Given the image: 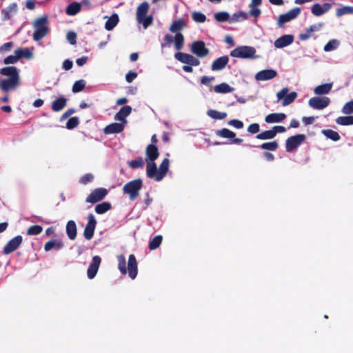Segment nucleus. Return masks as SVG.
<instances>
[{
  "label": "nucleus",
  "instance_id": "1",
  "mask_svg": "<svg viewBox=\"0 0 353 353\" xmlns=\"http://www.w3.org/2000/svg\"><path fill=\"white\" fill-rule=\"evenodd\" d=\"M0 74L8 77L0 80V88L5 92L14 90L20 84L19 70L15 66H8L0 69Z\"/></svg>",
  "mask_w": 353,
  "mask_h": 353
},
{
  "label": "nucleus",
  "instance_id": "2",
  "mask_svg": "<svg viewBox=\"0 0 353 353\" xmlns=\"http://www.w3.org/2000/svg\"><path fill=\"white\" fill-rule=\"evenodd\" d=\"M118 268L121 274L128 272L129 276L134 279L137 275V262L134 254H130L128 259V268H126L125 257L123 254L117 256Z\"/></svg>",
  "mask_w": 353,
  "mask_h": 353
},
{
  "label": "nucleus",
  "instance_id": "3",
  "mask_svg": "<svg viewBox=\"0 0 353 353\" xmlns=\"http://www.w3.org/2000/svg\"><path fill=\"white\" fill-rule=\"evenodd\" d=\"M33 28L34 32L32 37L34 41H38L45 37L49 31V28L48 27V17L44 16L37 19L34 21Z\"/></svg>",
  "mask_w": 353,
  "mask_h": 353
},
{
  "label": "nucleus",
  "instance_id": "4",
  "mask_svg": "<svg viewBox=\"0 0 353 353\" xmlns=\"http://www.w3.org/2000/svg\"><path fill=\"white\" fill-rule=\"evenodd\" d=\"M149 10V4L148 2L141 3L137 9L136 18L139 23L143 25V28L146 29L152 23L153 18L152 16H148L147 14Z\"/></svg>",
  "mask_w": 353,
  "mask_h": 353
},
{
  "label": "nucleus",
  "instance_id": "5",
  "mask_svg": "<svg viewBox=\"0 0 353 353\" xmlns=\"http://www.w3.org/2000/svg\"><path fill=\"white\" fill-rule=\"evenodd\" d=\"M145 153H146L145 161L147 163L146 174H147V176H151L152 174V172L155 170L154 161L159 157L158 149L156 145H154L153 144H150L146 148Z\"/></svg>",
  "mask_w": 353,
  "mask_h": 353
},
{
  "label": "nucleus",
  "instance_id": "6",
  "mask_svg": "<svg viewBox=\"0 0 353 353\" xmlns=\"http://www.w3.org/2000/svg\"><path fill=\"white\" fill-rule=\"evenodd\" d=\"M143 185L141 179H135L127 183L123 188L125 194L129 195L130 200L133 201L137 198Z\"/></svg>",
  "mask_w": 353,
  "mask_h": 353
},
{
  "label": "nucleus",
  "instance_id": "7",
  "mask_svg": "<svg viewBox=\"0 0 353 353\" xmlns=\"http://www.w3.org/2000/svg\"><path fill=\"white\" fill-rule=\"evenodd\" d=\"M255 53L256 50L254 47L242 46L232 50L230 56L241 59H254L257 57Z\"/></svg>",
  "mask_w": 353,
  "mask_h": 353
},
{
  "label": "nucleus",
  "instance_id": "8",
  "mask_svg": "<svg viewBox=\"0 0 353 353\" xmlns=\"http://www.w3.org/2000/svg\"><path fill=\"white\" fill-rule=\"evenodd\" d=\"M276 97L278 101H282L283 106H286L291 104L296 99L297 93L296 92H289V88H283L276 93Z\"/></svg>",
  "mask_w": 353,
  "mask_h": 353
},
{
  "label": "nucleus",
  "instance_id": "9",
  "mask_svg": "<svg viewBox=\"0 0 353 353\" xmlns=\"http://www.w3.org/2000/svg\"><path fill=\"white\" fill-rule=\"evenodd\" d=\"M190 51L199 58H205L210 53V50L206 48L205 43L202 41L192 42L190 46Z\"/></svg>",
  "mask_w": 353,
  "mask_h": 353
},
{
  "label": "nucleus",
  "instance_id": "10",
  "mask_svg": "<svg viewBox=\"0 0 353 353\" xmlns=\"http://www.w3.org/2000/svg\"><path fill=\"white\" fill-rule=\"evenodd\" d=\"M169 159L165 158L162 161L159 168H157L155 165V170L152 172L151 176H148L149 178H154L156 181H160L165 176L169 168Z\"/></svg>",
  "mask_w": 353,
  "mask_h": 353
},
{
  "label": "nucleus",
  "instance_id": "11",
  "mask_svg": "<svg viewBox=\"0 0 353 353\" xmlns=\"http://www.w3.org/2000/svg\"><path fill=\"white\" fill-rule=\"evenodd\" d=\"M174 58L179 61L190 65L198 66L200 64V61L197 58L187 53L176 52L174 54Z\"/></svg>",
  "mask_w": 353,
  "mask_h": 353
},
{
  "label": "nucleus",
  "instance_id": "12",
  "mask_svg": "<svg viewBox=\"0 0 353 353\" xmlns=\"http://www.w3.org/2000/svg\"><path fill=\"white\" fill-rule=\"evenodd\" d=\"M330 102V100L327 97H314L311 98L309 101V105L316 110H322L326 108Z\"/></svg>",
  "mask_w": 353,
  "mask_h": 353
},
{
  "label": "nucleus",
  "instance_id": "13",
  "mask_svg": "<svg viewBox=\"0 0 353 353\" xmlns=\"http://www.w3.org/2000/svg\"><path fill=\"white\" fill-rule=\"evenodd\" d=\"M301 13V8H294L285 14H281L277 20L279 26L282 27L284 23L295 19Z\"/></svg>",
  "mask_w": 353,
  "mask_h": 353
},
{
  "label": "nucleus",
  "instance_id": "14",
  "mask_svg": "<svg viewBox=\"0 0 353 353\" xmlns=\"http://www.w3.org/2000/svg\"><path fill=\"white\" fill-rule=\"evenodd\" d=\"M96 225L97 221L94 216L92 214H89L88 216V223L83 232L86 239L90 240L92 238Z\"/></svg>",
  "mask_w": 353,
  "mask_h": 353
},
{
  "label": "nucleus",
  "instance_id": "15",
  "mask_svg": "<svg viewBox=\"0 0 353 353\" xmlns=\"http://www.w3.org/2000/svg\"><path fill=\"white\" fill-rule=\"evenodd\" d=\"M304 134H297L289 137L286 141V150L290 152L299 147L305 140Z\"/></svg>",
  "mask_w": 353,
  "mask_h": 353
},
{
  "label": "nucleus",
  "instance_id": "16",
  "mask_svg": "<svg viewBox=\"0 0 353 353\" xmlns=\"http://www.w3.org/2000/svg\"><path fill=\"white\" fill-rule=\"evenodd\" d=\"M108 194L106 189L100 188L95 189L91 192V194L87 197L86 202L94 203L102 200Z\"/></svg>",
  "mask_w": 353,
  "mask_h": 353
},
{
  "label": "nucleus",
  "instance_id": "17",
  "mask_svg": "<svg viewBox=\"0 0 353 353\" xmlns=\"http://www.w3.org/2000/svg\"><path fill=\"white\" fill-rule=\"evenodd\" d=\"M18 11V5L17 3H12L1 11V15L3 21H7L12 18Z\"/></svg>",
  "mask_w": 353,
  "mask_h": 353
},
{
  "label": "nucleus",
  "instance_id": "18",
  "mask_svg": "<svg viewBox=\"0 0 353 353\" xmlns=\"http://www.w3.org/2000/svg\"><path fill=\"white\" fill-rule=\"evenodd\" d=\"M334 4L333 1L332 3H325L323 5L315 3L312 6L311 12L315 16H321L326 13Z\"/></svg>",
  "mask_w": 353,
  "mask_h": 353
},
{
  "label": "nucleus",
  "instance_id": "19",
  "mask_svg": "<svg viewBox=\"0 0 353 353\" xmlns=\"http://www.w3.org/2000/svg\"><path fill=\"white\" fill-rule=\"evenodd\" d=\"M22 243V237L21 236H17L12 239L3 248V253L5 254H8L14 250H16L19 245Z\"/></svg>",
  "mask_w": 353,
  "mask_h": 353
},
{
  "label": "nucleus",
  "instance_id": "20",
  "mask_svg": "<svg viewBox=\"0 0 353 353\" xmlns=\"http://www.w3.org/2000/svg\"><path fill=\"white\" fill-rule=\"evenodd\" d=\"M101 259L99 256H94L92 258V262L90 263L87 271L88 277L90 279H93L96 276L101 263Z\"/></svg>",
  "mask_w": 353,
  "mask_h": 353
},
{
  "label": "nucleus",
  "instance_id": "21",
  "mask_svg": "<svg viewBox=\"0 0 353 353\" xmlns=\"http://www.w3.org/2000/svg\"><path fill=\"white\" fill-rule=\"evenodd\" d=\"M277 75V72L273 69L263 70L255 74L256 81H268L274 79Z\"/></svg>",
  "mask_w": 353,
  "mask_h": 353
},
{
  "label": "nucleus",
  "instance_id": "22",
  "mask_svg": "<svg viewBox=\"0 0 353 353\" xmlns=\"http://www.w3.org/2000/svg\"><path fill=\"white\" fill-rule=\"evenodd\" d=\"M294 41V37L291 34L283 35L275 40L274 45L276 48H282L290 46Z\"/></svg>",
  "mask_w": 353,
  "mask_h": 353
},
{
  "label": "nucleus",
  "instance_id": "23",
  "mask_svg": "<svg viewBox=\"0 0 353 353\" xmlns=\"http://www.w3.org/2000/svg\"><path fill=\"white\" fill-rule=\"evenodd\" d=\"M229 62V58L228 56H223L215 59L211 65V70L213 71L221 70L225 68Z\"/></svg>",
  "mask_w": 353,
  "mask_h": 353
},
{
  "label": "nucleus",
  "instance_id": "24",
  "mask_svg": "<svg viewBox=\"0 0 353 353\" xmlns=\"http://www.w3.org/2000/svg\"><path fill=\"white\" fill-rule=\"evenodd\" d=\"M132 112V108L129 105L123 106L121 110L115 114L114 119L117 121H121L123 123H127L125 117H128Z\"/></svg>",
  "mask_w": 353,
  "mask_h": 353
},
{
  "label": "nucleus",
  "instance_id": "25",
  "mask_svg": "<svg viewBox=\"0 0 353 353\" xmlns=\"http://www.w3.org/2000/svg\"><path fill=\"white\" fill-rule=\"evenodd\" d=\"M125 123H113L104 128V133L106 134L121 132L124 129Z\"/></svg>",
  "mask_w": 353,
  "mask_h": 353
},
{
  "label": "nucleus",
  "instance_id": "26",
  "mask_svg": "<svg viewBox=\"0 0 353 353\" xmlns=\"http://www.w3.org/2000/svg\"><path fill=\"white\" fill-rule=\"evenodd\" d=\"M14 54H17L19 60L25 58L30 59L33 57L32 50L28 48H19L14 50Z\"/></svg>",
  "mask_w": 353,
  "mask_h": 353
},
{
  "label": "nucleus",
  "instance_id": "27",
  "mask_svg": "<svg viewBox=\"0 0 353 353\" xmlns=\"http://www.w3.org/2000/svg\"><path fill=\"white\" fill-rule=\"evenodd\" d=\"M285 118L286 115L284 113H272L265 117V121L268 123H279Z\"/></svg>",
  "mask_w": 353,
  "mask_h": 353
},
{
  "label": "nucleus",
  "instance_id": "28",
  "mask_svg": "<svg viewBox=\"0 0 353 353\" xmlns=\"http://www.w3.org/2000/svg\"><path fill=\"white\" fill-rule=\"evenodd\" d=\"M332 86H333L332 83H327L319 85L314 89V92L316 95L326 94L330 92Z\"/></svg>",
  "mask_w": 353,
  "mask_h": 353
},
{
  "label": "nucleus",
  "instance_id": "29",
  "mask_svg": "<svg viewBox=\"0 0 353 353\" xmlns=\"http://www.w3.org/2000/svg\"><path fill=\"white\" fill-rule=\"evenodd\" d=\"M63 247V243L61 241L51 240L45 244L44 249L46 252L52 250H59Z\"/></svg>",
  "mask_w": 353,
  "mask_h": 353
},
{
  "label": "nucleus",
  "instance_id": "30",
  "mask_svg": "<svg viewBox=\"0 0 353 353\" xmlns=\"http://www.w3.org/2000/svg\"><path fill=\"white\" fill-rule=\"evenodd\" d=\"M213 90L216 93L226 94L233 92L234 88L226 83H222L215 85Z\"/></svg>",
  "mask_w": 353,
  "mask_h": 353
},
{
  "label": "nucleus",
  "instance_id": "31",
  "mask_svg": "<svg viewBox=\"0 0 353 353\" xmlns=\"http://www.w3.org/2000/svg\"><path fill=\"white\" fill-rule=\"evenodd\" d=\"M67 234L71 240L76 238L77 236V226L74 221H69L66 225Z\"/></svg>",
  "mask_w": 353,
  "mask_h": 353
},
{
  "label": "nucleus",
  "instance_id": "32",
  "mask_svg": "<svg viewBox=\"0 0 353 353\" xmlns=\"http://www.w3.org/2000/svg\"><path fill=\"white\" fill-rule=\"evenodd\" d=\"M185 26V21L183 19H178L172 22L170 26V31L173 33H179L178 32L183 29Z\"/></svg>",
  "mask_w": 353,
  "mask_h": 353
},
{
  "label": "nucleus",
  "instance_id": "33",
  "mask_svg": "<svg viewBox=\"0 0 353 353\" xmlns=\"http://www.w3.org/2000/svg\"><path fill=\"white\" fill-rule=\"evenodd\" d=\"M66 105V99L64 97H59L53 101L52 109L54 112H58L64 108Z\"/></svg>",
  "mask_w": 353,
  "mask_h": 353
},
{
  "label": "nucleus",
  "instance_id": "34",
  "mask_svg": "<svg viewBox=\"0 0 353 353\" xmlns=\"http://www.w3.org/2000/svg\"><path fill=\"white\" fill-rule=\"evenodd\" d=\"M119 22V17L118 15L114 14L112 15L105 22V28L108 30H112L118 23Z\"/></svg>",
  "mask_w": 353,
  "mask_h": 353
},
{
  "label": "nucleus",
  "instance_id": "35",
  "mask_svg": "<svg viewBox=\"0 0 353 353\" xmlns=\"http://www.w3.org/2000/svg\"><path fill=\"white\" fill-rule=\"evenodd\" d=\"M81 10V6L77 2H73L68 5L66 8V13L68 15H74L77 14Z\"/></svg>",
  "mask_w": 353,
  "mask_h": 353
},
{
  "label": "nucleus",
  "instance_id": "36",
  "mask_svg": "<svg viewBox=\"0 0 353 353\" xmlns=\"http://www.w3.org/2000/svg\"><path fill=\"white\" fill-rule=\"evenodd\" d=\"M174 47L176 50H180L184 45V37L181 33H176L174 37Z\"/></svg>",
  "mask_w": 353,
  "mask_h": 353
},
{
  "label": "nucleus",
  "instance_id": "37",
  "mask_svg": "<svg viewBox=\"0 0 353 353\" xmlns=\"http://www.w3.org/2000/svg\"><path fill=\"white\" fill-rule=\"evenodd\" d=\"M345 14H353V7L345 6L336 9V15L338 17Z\"/></svg>",
  "mask_w": 353,
  "mask_h": 353
},
{
  "label": "nucleus",
  "instance_id": "38",
  "mask_svg": "<svg viewBox=\"0 0 353 353\" xmlns=\"http://www.w3.org/2000/svg\"><path fill=\"white\" fill-rule=\"evenodd\" d=\"M216 134L223 138H228L231 139H234L236 136L234 132L227 128H223L220 130H217L216 132Z\"/></svg>",
  "mask_w": 353,
  "mask_h": 353
},
{
  "label": "nucleus",
  "instance_id": "39",
  "mask_svg": "<svg viewBox=\"0 0 353 353\" xmlns=\"http://www.w3.org/2000/svg\"><path fill=\"white\" fill-rule=\"evenodd\" d=\"M110 208L111 205L110 203L103 202L95 206V212L97 214H101L108 211Z\"/></svg>",
  "mask_w": 353,
  "mask_h": 353
},
{
  "label": "nucleus",
  "instance_id": "40",
  "mask_svg": "<svg viewBox=\"0 0 353 353\" xmlns=\"http://www.w3.org/2000/svg\"><path fill=\"white\" fill-rule=\"evenodd\" d=\"M207 114L214 119H223L227 117V114L225 112H219L215 110H208Z\"/></svg>",
  "mask_w": 353,
  "mask_h": 353
},
{
  "label": "nucleus",
  "instance_id": "41",
  "mask_svg": "<svg viewBox=\"0 0 353 353\" xmlns=\"http://www.w3.org/2000/svg\"><path fill=\"white\" fill-rule=\"evenodd\" d=\"M275 137V132L273 130V128L270 130L264 131L259 134H257L256 138L258 139L265 140V139H272Z\"/></svg>",
  "mask_w": 353,
  "mask_h": 353
},
{
  "label": "nucleus",
  "instance_id": "42",
  "mask_svg": "<svg viewBox=\"0 0 353 353\" xmlns=\"http://www.w3.org/2000/svg\"><path fill=\"white\" fill-rule=\"evenodd\" d=\"M336 123L341 125H353L352 116L339 117L336 119Z\"/></svg>",
  "mask_w": 353,
  "mask_h": 353
},
{
  "label": "nucleus",
  "instance_id": "43",
  "mask_svg": "<svg viewBox=\"0 0 353 353\" xmlns=\"http://www.w3.org/2000/svg\"><path fill=\"white\" fill-rule=\"evenodd\" d=\"M340 45V41L337 39L330 40L323 48L324 51L330 52L336 50Z\"/></svg>",
  "mask_w": 353,
  "mask_h": 353
},
{
  "label": "nucleus",
  "instance_id": "44",
  "mask_svg": "<svg viewBox=\"0 0 353 353\" xmlns=\"http://www.w3.org/2000/svg\"><path fill=\"white\" fill-rule=\"evenodd\" d=\"M323 133L325 137L333 141H336L340 139V136L339 133L332 130H323Z\"/></svg>",
  "mask_w": 353,
  "mask_h": 353
},
{
  "label": "nucleus",
  "instance_id": "45",
  "mask_svg": "<svg viewBox=\"0 0 353 353\" xmlns=\"http://www.w3.org/2000/svg\"><path fill=\"white\" fill-rule=\"evenodd\" d=\"M214 18L217 21L224 22L230 19V14L227 12H219L214 14Z\"/></svg>",
  "mask_w": 353,
  "mask_h": 353
},
{
  "label": "nucleus",
  "instance_id": "46",
  "mask_svg": "<svg viewBox=\"0 0 353 353\" xmlns=\"http://www.w3.org/2000/svg\"><path fill=\"white\" fill-rule=\"evenodd\" d=\"M248 18V14L244 12H239L234 13L230 18L231 22H235L240 20H245Z\"/></svg>",
  "mask_w": 353,
  "mask_h": 353
},
{
  "label": "nucleus",
  "instance_id": "47",
  "mask_svg": "<svg viewBox=\"0 0 353 353\" xmlns=\"http://www.w3.org/2000/svg\"><path fill=\"white\" fill-rule=\"evenodd\" d=\"M162 241V236L160 235L156 236L153 238V239L150 242L149 248L150 250H154L157 248Z\"/></svg>",
  "mask_w": 353,
  "mask_h": 353
},
{
  "label": "nucleus",
  "instance_id": "48",
  "mask_svg": "<svg viewBox=\"0 0 353 353\" xmlns=\"http://www.w3.org/2000/svg\"><path fill=\"white\" fill-rule=\"evenodd\" d=\"M278 145H278L277 142L273 141V142L264 143L260 146V148L263 150L274 151L277 149Z\"/></svg>",
  "mask_w": 353,
  "mask_h": 353
},
{
  "label": "nucleus",
  "instance_id": "49",
  "mask_svg": "<svg viewBox=\"0 0 353 353\" xmlns=\"http://www.w3.org/2000/svg\"><path fill=\"white\" fill-rule=\"evenodd\" d=\"M129 166L131 168H139L143 167V160L141 157H139L137 159L132 160L128 163Z\"/></svg>",
  "mask_w": 353,
  "mask_h": 353
},
{
  "label": "nucleus",
  "instance_id": "50",
  "mask_svg": "<svg viewBox=\"0 0 353 353\" xmlns=\"http://www.w3.org/2000/svg\"><path fill=\"white\" fill-rule=\"evenodd\" d=\"M85 85L84 80L77 81L72 86V92L74 93L81 91Z\"/></svg>",
  "mask_w": 353,
  "mask_h": 353
},
{
  "label": "nucleus",
  "instance_id": "51",
  "mask_svg": "<svg viewBox=\"0 0 353 353\" xmlns=\"http://www.w3.org/2000/svg\"><path fill=\"white\" fill-rule=\"evenodd\" d=\"M42 227L38 225H32L27 230L28 235H37L42 232Z\"/></svg>",
  "mask_w": 353,
  "mask_h": 353
},
{
  "label": "nucleus",
  "instance_id": "52",
  "mask_svg": "<svg viewBox=\"0 0 353 353\" xmlns=\"http://www.w3.org/2000/svg\"><path fill=\"white\" fill-rule=\"evenodd\" d=\"M192 17L193 20L197 23H203L206 19L205 15L199 12H192Z\"/></svg>",
  "mask_w": 353,
  "mask_h": 353
},
{
  "label": "nucleus",
  "instance_id": "53",
  "mask_svg": "<svg viewBox=\"0 0 353 353\" xmlns=\"http://www.w3.org/2000/svg\"><path fill=\"white\" fill-rule=\"evenodd\" d=\"M342 112L345 114H350L353 112V99L343 105Z\"/></svg>",
  "mask_w": 353,
  "mask_h": 353
},
{
  "label": "nucleus",
  "instance_id": "54",
  "mask_svg": "<svg viewBox=\"0 0 353 353\" xmlns=\"http://www.w3.org/2000/svg\"><path fill=\"white\" fill-rule=\"evenodd\" d=\"M78 124L79 119L77 117H72L66 123V127L68 129H72L77 127Z\"/></svg>",
  "mask_w": 353,
  "mask_h": 353
},
{
  "label": "nucleus",
  "instance_id": "55",
  "mask_svg": "<svg viewBox=\"0 0 353 353\" xmlns=\"http://www.w3.org/2000/svg\"><path fill=\"white\" fill-rule=\"evenodd\" d=\"M19 61V59L17 56V54H15L14 53L13 54H11L8 57H7L4 61H3V63L6 65H8V64H13V63H17V61Z\"/></svg>",
  "mask_w": 353,
  "mask_h": 353
},
{
  "label": "nucleus",
  "instance_id": "56",
  "mask_svg": "<svg viewBox=\"0 0 353 353\" xmlns=\"http://www.w3.org/2000/svg\"><path fill=\"white\" fill-rule=\"evenodd\" d=\"M14 47L13 42H7L0 46V53L3 54L6 52H9Z\"/></svg>",
  "mask_w": 353,
  "mask_h": 353
},
{
  "label": "nucleus",
  "instance_id": "57",
  "mask_svg": "<svg viewBox=\"0 0 353 353\" xmlns=\"http://www.w3.org/2000/svg\"><path fill=\"white\" fill-rule=\"evenodd\" d=\"M66 37H67L68 41L70 44L74 45L76 43L77 34L74 32L71 31V32H68Z\"/></svg>",
  "mask_w": 353,
  "mask_h": 353
},
{
  "label": "nucleus",
  "instance_id": "58",
  "mask_svg": "<svg viewBox=\"0 0 353 353\" xmlns=\"http://www.w3.org/2000/svg\"><path fill=\"white\" fill-rule=\"evenodd\" d=\"M322 27H323V23H321L314 24V25L310 26L309 28H307L306 29V31L307 32H310L312 34V32H316V31L320 30Z\"/></svg>",
  "mask_w": 353,
  "mask_h": 353
},
{
  "label": "nucleus",
  "instance_id": "59",
  "mask_svg": "<svg viewBox=\"0 0 353 353\" xmlns=\"http://www.w3.org/2000/svg\"><path fill=\"white\" fill-rule=\"evenodd\" d=\"M165 42L161 44L162 48L170 47L172 41H174V38L170 34H166L164 37Z\"/></svg>",
  "mask_w": 353,
  "mask_h": 353
},
{
  "label": "nucleus",
  "instance_id": "60",
  "mask_svg": "<svg viewBox=\"0 0 353 353\" xmlns=\"http://www.w3.org/2000/svg\"><path fill=\"white\" fill-rule=\"evenodd\" d=\"M228 124L234 126L237 129H241L243 127V123L242 121L236 119H232L228 121Z\"/></svg>",
  "mask_w": 353,
  "mask_h": 353
},
{
  "label": "nucleus",
  "instance_id": "61",
  "mask_svg": "<svg viewBox=\"0 0 353 353\" xmlns=\"http://www.w3.org/2000/svg\"><path fill=\"white\" fill-rule=\"evenodd\" d=\"M248 131L250 133L255 134L259 132V125L258 123H252L248 128Z\"/></svg>",
  "mask_w": 353,
  "mask_h": 353
},
{
  "label": "nucleus",
  "instance_id": "62",
  "mask_svg": "<svg viewBox=\"0 0 353 353\" xmlns=\"http://www.w3.org/2000/svg\"><path fill=\"white\" fill-rule=\"evenodd\" d=\"M250 15L254 17H258L261 15V11L259 8H258L257 7H250Z\"/></svg>",
  "mask_w": 353,
  "mask_h": 353
},
{
  "label": "nucleus",
  "instance_id": "63",
  "mask_svg": "<svg viewBox=\"0 0 353 353\" xmlns=\"http://www.w3.org/2000/svg\"><path fill=\"white\" fill-rule=\"evenodd\" d=\"M214 80V77L204 76L201 78V82L202 84L210 85V83Z\"/></svg>",
  "mask_w": 353,
  "mask_h": 353
},
{
  "label": "nucleus",
  "instance_id": "64",
  "mask_svg": "<svg viewBox=\"0 0 353 353\" xmlns=\"http://www.w3.org/2000/svg\"><path fill=\"white\" fill-rule=\"evenodd\" d=\"M137 77V74L136 72L130 71L125 75V79L128 83H131Z\"/></svg>",
  "mask_w": 353,
  "mask_h": 353
}]
</instances>
